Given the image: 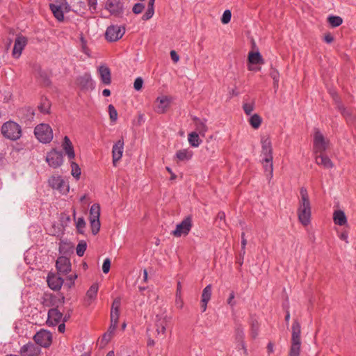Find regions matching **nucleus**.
<instances>
[{
	"instance_id": "obj_17",
	"label": "nucleus",
	"mask_w": 356,
	"mask_h": 356,
	"mask_svg": "<svg viewBox=\"0 0 356 356\" xmlns=\"http://www.w3.org/2000/svg\"><path fill=\"white\" fill-rule=\"evenodd\" d=\"M41 349L31 342L24 345L20 349L22 356H39Z\"/></svg>"
},
{
	"instance_id": "obj_57",
	"label": "nucleus",
	"mask_w": 356,
	"mask_h": 356,
	"mask_svg": "<svg viewBox=\"0 0 356 356\" xmlns=\"http://www.w3.org/2000/svg\"><path fill=\"white\" fill-rule=\"evenodd\" d=\"M246 245H247V240L245 238V233L242 232V234H241V250L243 252V254H245V249Z\"/></svg>"
},
{
	"instance_id": "obj_60",
	"label": "nucleus",
	"mask_w": 356,
	"mask_h": 356,
	"mask_svg": "<svg viewBox=\"0 0 356 356\" xmlns=\"http://www.w3.org/2000/svg\"><path fill=\"white\" fill-rule=\"evenodd\" d=\"M324 41L326 43H332L334 41V38L330 33H327L324 37Z\"/></svg>"
},
{
	"instance_id": "obj_64",
	"label": "nucleus",
	"mask_w": 356,
	"mask_h": 356,
	"mask_svg": "<svg viewBox=\"0 0 356 356\" xmlns=\"http://www.w3.org/2000/svg\"><path fill=\"white\" fill-rule=\"evenodd\" d=\"M175 302H176V305L178 307L182 308V307H183V301L181 300V296L176 297Z\"/></svg>"
},
{
	"instance_id": "obj_16",
	"label": "nucleus",
	"mask_w": 356,
	"mask_h": 356,
	"mask_svg": "<svg viewBox=\"0 0 356 356\" xmlns=\"http://www.w3.org/2000/svg\"><path fill=\"white\" fill-rule=\"evenodd\" d=\"M261 156L263 158L273 157L272 143L269 136H263L261 138Z\"/></svg>"
},
{
	"instance_id": "obj_50",
	"label": "nucleus",
	"mask_w": 356,
	"mask_h": 356,
	"mask_svg": "<svg viewBox=\"0 0 356 356\" xmlns=\"http://www.w3.org/2000/svg\"><path fill=\"white\" fill-rule=\"evenodd\" d=\"M111 268V260L109 258L104 259L102 265V270L104 273H108Z\"/></svg>"
},
{
	"instance_id": "obj_3",
	"label": "nucleus",
	"mask_w": 356,
	"mask_h": 356,
	"mask_svg": "<svg viewBox=\"0 0 356 356\" xmlns=\"http://www.w3.org/2000/svg\"><path fill=\"white\" fill-rule=\"evenodd\" d=\"M34 134L36 138L42 143H49L53 139V131L47 124H40L35 127Z\"/></svg>"
},
{
	"instance_id": "obj_19",
	"label": "nucleus",
	"mask_w": 356,
	"mask_h": 356,
	"mask_svg": "<svg viewBox=\"0 0 356 356\" xmlns=\"http://www.w3.org/2000/svg\"><path fill=\"white\" fill-rule=\"evenodd\" d=\"M193 121L195 124V131L199 134L201 136L204 137L206 133L208 131V127L207 125V119H200L197 117H193Z\"/></svg>"
},
{
	"instance_id": "obj_45",
	"label": "nucleus",
	"mask_w": 356,
	"mask_h": 356,
	"mask_svg": "<svg viewBox=\"0 0 356 356\" xmlns=\"http://www.w3.org/2000/svg\"><path fill=\"white\" fill-rule=\"evenodd\" d=\"M108 108L111 120L115 122L118 119V112L115 108L113 106V105L109 104Z\"/></svg>"
},
{
	"instance_id": "obj_62",
	"label": "nucleus",
	"mask_w": 356,
	"mask_h": 356,
	"mask_svg": "<svg viewBox=\"0 0 356 356\" xmlns=\"http://www.w3.org/2000/svg\"><path fill=\"white\" fill-rule=\"evenodd\" d=\"M117 326H118V324L111 323V325H110V326L108 327V330L107 332L110 333L112 335L113 334V332H115Z\"/></svg>"
},
{
	"instance_id": "obj_9",
	"label": "nucleus",
	"mask_w": 356,
	"mask_h": 356,
	"mask_svg": "<svg viewBox=\"0 0 356 356\" xmlns=\"http://www.w3.org/2000/svg\"><path fill=\"white\" fill-rule=\"evenodd\" d=\"M125 33L124 27L118 25L108 26L105 33L106 39L109 42H115L120 40Z\"/></svg>"
},
{
	"instance_id": "obj_14",
	"label": "nucleus",
	"mask_w": 356,
	"mask_h": 356,
	"mask_svg": "<svg viewBox=\"0 0 356 356\" xmlns=\"http://www.w3.org/2000/svg\"><path fill=\"white\" fill-rule=\"evenodd\" d=\"M170 317L167 315H157L156 317V327L158 334L164 335L166 327L170 321Z\"/></svg>"
},
{
	"instance_id": "obj_48",
	"label": "nucleus",
	"mask_w": 356,
	"mask_h": 356,
	"mask_svg": "<svg viewBox=\"0 0 356 356\" xmlns=\"http://www.w3.org/2000/svg\"><path fill=\"white\" fill-rule=\"evenodd\" d=\"M232 17V13L229 10H226L224 11L222 18H221V22L224 24H228Z\"/></svg>"
},
{
	"instance_id": "obj_59",
	"label": "nucleus",
	"mask_w": 356,
	"mask_h": 356,
	"mask_svg": "<svg viewBox=\"0 0 356 356\" xmlns=\"http://www.w3.org/2000/svg\"><path fill=\"white\" fill-rule=\"evenodd\" d=\"M170 57H171V59L173 60V62L175 63H177L178 62L179 59V55L177 54V52L174 50H172L170 51Z\"/></svg>"
},
{
	"instance_id": "obj_52",
	"label": "nucleus",
	"mask_w": 356,
	"mask_h": 356,
	"mask_svg": "<svg viewBox=\"0 0 356 356\" xmlns=\"http://www.w3.org/2000/svg\"><path fill=\"white\" fill-rule=\"evenodd\" d=\"M143 85V80L141 77H138L135 79L134 88L136 90H140Z\"/></svg>"
},
{
	"instance_id": "obj_63",
	"label": "nucleus",
	"mask_w": 356,
	"mask_h": 356,
	"mask_svg": "<svg viewBox=\"0 0 356 356\" xmlns=\"http://www.w3.org/2000/svg\"><path fill=\"white\" fill-rule=\"evenodd\" d=\"M348 235L347 232H343L339 234V238L341 240L346 241V243H348Z\"/></svg>"
},
{
	"instance_id": "obj_30",
	"label": "nucleus",
	"mask_w": 356,
	"mask_h": 356,
	"mask_svg": "<svg viewBox=\"0 0 356 356\" xmlns=\"http://www.w3.org/2000/svg\"><path fill=\"white\" fill-rule=\"evenodd\" d=\"M193 156V152L188 149H180L177 152L176 157L181 161H188Z\"/></svg>"
},
{
	"instance_id": "obj_36",
	"label": "nucleus",
	"mask_w": 356,
	"mask_h": 356,
	"mask_svg": "<svg viewBox=\"0 0 356 356\" xmlns=\"http://www.w3.org/2000/svg\"><path fill=\"white\" fill-rule=\"evenodd\" d=\"M262 122V118L258 114L252 115L249 119L251 127L255 129H258Z\"/></svg>"
},
{
	"instance_id": "obj_2",
	"label": "nucleus",
	"mask_w": 356,
	"mask_h": 356,
	"mask_svg": "<svg viewBox=\"0 0 356 356\" xmlns=\"http://www.w3.org/2000/svg\"><path fill=\"white\" fill-rule=\"evenodd\" d=\"M1 134L8 139L17 140L22 136V129L17 123L13 121H8L3 124Z\"/></svg>"
},
{
	"instance_id": "obj_33",
	"label": "nucleus",
	"mask_w": 356,
	"mask_h": 356,
	"mask_svg": "<svg viewBox=\"0 0 356 356\" xmlns=\"http://www.w3.org/2000/svg\"><path fill=\"white\" fill-rule=\"evenodd\" d=\"M154 2L155 0H149L147 9L142 17L143 20H148L151 19L154 14Z\"/></svg>"
},
{
	"instance_id": "obj_11",
	"label": "nucleus",
	"mask_w": 356,
	"mask_h": 356,
	"mask_svg": "<svg viewBox=\"0 0 356 356\" xmlns=\"http://www.w3.org/2000/svg\"><path fill=\"white\" fill-rule=\"evenodd\" d=\"M106 9L115 16H120L124 12V5L121 0H107Z\"/></svg>"
},
{
	"instance_id": "obj_61",
	"label": "nucleus",
	"mask_w": 356,
	"mask_h": 356,
	"mask_svg": "<svg viewBox=\"0 0 356 356\" xmlns=\"http://www.w3.org/2000/svg\"><path fill=\"white\" fill-rule=\"evenodd\" d=\"M112 335L110 333L106 332L102 336V341H104L105 343H107L111 339Z\"/></svg>"
},
{
	"instance_id": "obj_25",
	"label": "nucleus",
	"mask_w": 356,
	"mask_h": 356,
	"mask_svg": "<svg viewBox=\"0 0 356 356\" xmlns=\"http://www.w3.org/2000/svg\"><path fill=\"white\" fill-rule=\"evenodd\" d=\"M333 220L336 225L343 226L347 223L345 213L341 210H337L333 213Z\"/></svg>"
},
{
	"instance_id": "obj_4",
	"label": "nucleus",
	"mask_w": 356,
	"mask_h": 356,
	"mask_svg": "<svg viewBox=\"0 0 356 356\" xmlns=\"http://www.w3.org/2000/svg\"><path fill=\"white\" fill-rule=\"evenodd\" d=\"M329 140H326L318 129H315L314 136V152L322 154L328 147Z\"/></svg>"
},
{
	"instance_id": "obj_32",
	"label": "nucleus",
	"mask_w": 356,
	"mask_h": 356,
	"mask_svg": "<svg viewBox=\"0 0 356 356\" xmlns=\"http://www.w3.org/2000/svg\"><path fill=\"white\" fill-rule=\"evenodd\" d=\"M248 62L250 64H263L264 63L259 52H250L248 54Z\"/></svg>"
},
{
	"instance_id": "obj_38",
	"label": "nucleus",
	"mask_w": 356,
	"mask_h": 356,
	"mask_svg": "<svg viewBox=\"0 0 356 356\" xmlns=\"http://www.w3.org/2000/svg\"><path fill=\"white\" fill-rule=\"evenodd\" d=\"M70 165H71V168H72V170H71L72 175L76 180L79 179L80 175H81V168H79V165L74 161H71Z\"/></svg>"
},
{
	"instance_id": "obj_20",
	"label": "nucleus",
	"mask_w": 356,
	"mask_h": 356,
	"mask_svg": "<svg viewBox=\"0 0 356 356\" xmlns=\"http://www.w3.org/2000/svg\"><path fill=\"white\" fill-rule=\"evenodd\" d=\"M61 146L68 159L70 160L74 159L75 157L74 147L68 136H65L64 137Z\"/></svg>"
},
{
	"instance_id": "obj_40",
	"label": "nucleus",
	"mask_w": 356,
	"mask_h": 356,
	"mask_svg": "<svg viewBox=\"0 0 356 356\" xmlns=\"http://www.w3.org/2000/svg\"><path fill=\"white\" fill-rule=\"evenodd\" d=\"M327 21L332 27H337L343 22V19L341 17L334 15L328 17Z\"/></svg>"
},
{
	"instance_id": "obj_12",
	"label": "nucleus",
	"mask_w": 356,
	"mask_h": 356,
	"mask_svg": "<svg viewBox=\"0 0 356 356\" xmlns=\"http://www.w3.org/2000/svg\"><path fill=\"white\" fill-rule=\"evenodd\" d=\"M56 266L59 275H67L71 271V263L66 257H59L56 260Z\"/></svg>"
},
{
	"instance_id": "obj_37",
	"label": "nucleus",
	"mask_w": 356,
	"mask_h": 356,
	"mask_svg": "<svg viewBox=\"0 0 356 356\" xmlns=\"http://www.w3.org/2000/svg\"><path fill=\"white\" fill-rule=\"evenodd\" d=\"M212 286L208 284L202 291L201 302H209L211 298Z\"/></svg>"
},
{
	"instance_id": "obj_43",
	"label": "nucleus",
	"mask_w": 356,
	"mask_h": 356,
	"mask_svg": "<svg viewBox=\"0 0 356 356\" xmlns=\"http://www.w3.org/2000/svg\"><path fill=\"white\" fill-rule=\"evenodd\" d=\"M90 223L92 233L96 235L99 232L101 226L99 220H90Z\"/></svg>"
},
{
	"instance_id": "obj_24",
	"label": "nucleus",
	"mask_w": 356,
	"mask_h": 356,
	"mask_svg": "<svg viewBox=\"0 0 356 356\" xmlns=\"http://www.w3.org/2000/svg\"><path fill=\"white\" fill-rule=\"evenodd\" d=\"M315 161L318 165H322L325 168L327 169L332 168L334 165L330 158L327 156L323 154V153L316 156Z\"/></svg>"
},
{
	"instance_id": "obj_7",
	"label": "nucleus",
	"mask_w": 356,
	"mask_h": 356,
	"mask_svg": "<svg viewBox=\"0 0 356 356\" xmlns=\"http://www.w3.org/2000/svg\"><path fill=\"white\" fill-rule=\"evenodd\" d=\"M33 340L40 346L49 348L52 343V334L49 331L42 329L36 332Z\"/></svg>"
},
{
	"instance_id": "obj_13",
	"label": "nucleus",
	"mask_w": 356,
	"mask_h": 356,
	"mask_svg": "<svg viewBox=\"0 0 356 356\" xmlns=\"http://www.w3.org/2000/svg\"><path fill=\"white\" fill-rule=\"evenodd\" d=\"M123 151L124 140L123 139H120L113 145L112 148L113 164L114 166H116L117 162L121 159Z\"/></svg>"
},
{
	"instance_id": "obj_44",
	"label": "nucleus",
	"mask_w": 356,
	"mask_h": 356,
	"mask_svg": "<svg viewBox=\"0 0 356 356\" xmlns=\"http://www.w3.org/2000/svg\"><path fill=\"white\" fill-rule=\"evenodd\" d=\"M338 109L341 112V113L346 118L348 122H350L351 120V113L349 111H348L343 105L339 104Z\"/></svg>"
},
{
	"instance_id": "obj_26",
	"label": "nucleus",
	"mask_w": 356,
	"mask_h": 356,
	"mask_svg": "<svg viewBox=\"0 0 356 356\" xmlns=\"http://www.w3.org/2000/svg\"><path fill=\"white\" fill-rule=\"evenodd\" d=\"M98 289V284H93L88 290L86 293V302L88 305H90L92 300L96 298Z\"/></svg>"
},
{
	"instance_id": "obj_18",
	"label": "nucleus",
	"mask_w": 356,
	"mask_h": 356,
	"mask_svg": "<svg viewBox=\"0 0 356 356\" xmlns=\"http://www.w3.org/2000/svg\"><path fill=\"white\" fill-rule=\"evenodd\" d=\"M27 44V40L22 35H19L15 40V44L13 49V57L18 58Z\"/></svg>"
},
{
	"instance_id": "obj_53",
	"label": "nucleus",
	"mask_w": 356,
	"mask_h": 356,
	"mask_svg": "<svg viewBox=\"0 0 356 356\" xmlns=\"http://www.w3.org/2000/svg\"><path fill=\"white\" fill-rule=\"evenodd\" d=\"M120 304H121V302H120V300L119 298L115 299L113 302L111 311L120 312Z\"/></svg>"
},
{
	"instance_id": "obj_51",
	"label": "nucleus",
	"mask_w": 356,
	"mask_h": 356,
	"mask_svg": "<svg viewBox=\"0 0 356 356\" xmlns=\"http://www.w3.org/2000/svg\"><path fill=\"white\" fill-rule=\"evenodd\" d=\"M144 8L145 6L143 3H137L134 6L132 10L135 14H140L143 12Z\"/></svg>"
},
{
	"instance_id": "obj_31",
	"label": "nucleus",
	"mask_w": 356,
	"mask_h": 356,
	"mask_svg": "<svg viewBox=\"0 0 356 356\" xmlns=\"http://www.w3.org/2000/svg\"><path fill=\"white\" fill-rule=\"evenodd\" d=\"M199 134L196 131H193L188 134V140L191 146L193 147H197L202 143V140L200 139Z\"/></svg>"
},
{
	"instance_id": "obj_54",
	"label": "nucleus",
	"mask_w": 356,
	"mask_h": 356,
	"mask_svg": "<svg viewBox=\"0 0 356 356\" xmlns=\"http://www.w3.org/2000/svg\"><path fill=\"white\" fill-rule=\"evenodd\" d=\"M120 312L111 311V323H118Z\"/></svg>"
},
{
	"instance_id": "obj_15",
	"label": "nucleus",
	"mask_w": 356,
	"mask_h": 356,
	"mask_svg": "<svg viewBox=\"0 0 356 356\" xmlns=\"http://www.w3.org/2000/svg\"><path fill=\"white\" fill-rule=\"evenodd\" d=\"M63 313L58 308H51L48 312L47 324L49 326H55L60 323L63 318Z\"/></svg>"
},
{
	"instance_id": "obj_58",
	"label": "nucleus",
	"mask_w": 356,
	"mask_h": 356,
	"mask_svg": "<svg viewBox=\"0 0 356 356\" xmlns=\"http://www.w3.org/2000/svg\"><path fill=\"white\" fill-rule=\"evenodd\" d=\"M77 278V275L76 273L71 274L67 276V280L70 281L69 286H71L74 284V280Z\"/></svg>"
},
{
	"instance_id": "obj_55",
	"label": "nucleus",
	"mask_w": 356,
	"mask_h": 356,
	"mask_svg": "<svg viewBox=\"0 0 356 356\" xmlns=\"http://www.w3.org/2000/svg\"><path fill=\"white\" fill-rule=\"evenodd\" d=\"M235 298V294L234 291H232L229 293V298L227 299V304L229 305L232 307H234L236 305V302L234 300Z\"/></svg>"
},
{
	"instance_id": "obj_35",
	"label": "nucleus",
	"mask_w": 356,
	"mask_h": 356,
	"mask_svg": "<svg viewBox=\"0 0 356 356\" xmlns=\"http://www.w3.org/2000/svg\"><path fill=\"white\" fill-rule=\"evenodd\" d=\"M251 327V336L253 339H256L259 334V324L257 320L254 318H252L250 320Z\"/></svg>"
},
{
	"instance_id": "obj_42",
	"label": "nucleus",
	"mask_w": 356,
	"mask_h": 356,
	"mask_svg": "<svg viewBox=\"0 0 356 356\" xmlns=\"http://www.w3.org/2000/svg\"><path fill=\"white\" fill-rule=\"evenodd\" d=\"M86 248H87V244L85 241H82L79 242L76 248V254L79 257H82L84 254Z\"/></svg>"
},
{
	"instance_id": "obj_21",
	"label": "nucleus",
	"mask_w": 356,
	"mask_h": 356,
	"mask_svg": "<svg viewBox=\"0 0 356 356\" xmlns=\"http://www.w3.org/2000/svg\"><path fill=\"white\" fill-rule=\"evenodd\" d=\"M47 283L51 289L54 291L59 290L63 284V279L54 274L49 275L47 277Z\"/></svg>"
},
{
	"instance_id": "obj_56",
	"label": "nucleus",
	"mask_w": 356,
	"mask_h": 356,
	"mask_svg": "<svg viewBox=\"0 0 356 356\" xmlns=\"http://www.w3.org/2000/svg\"><path fill=\"white\" fill-rule=\"evenodd\" d=\"M88 5L91 10H96L97 0H87Z\"/></svg>"
},
{
	"instance_id": "obj_22",
	"label": "nucleus",
	"mask_w": 356,
	"mask_h": 356,
	"mask_svg": "<svg viewBox=\"0 0 356 356\" xmlns=\"http://www.w3.org/2000/svg\"><path fill=\"white\" fill-rule=\"evenodd\" d=\"M300 334V324L298 321H294L292 325L291 343L301 344Z\"/></svg>"
},
{
	"instance_id": "obj_6",
	"label": "nucleus",
	"mask_w": 356,
	"mask_h": 356,
	"mask_svg": "<svg viewBox=\"0 0 356 356\" xmlns=\"http://www.w3.org/2000/svg\"><path fill=\"white\" fill-rule=\"evenodd\" d=\"M49 8L58 22H63L64 20V13L70 11V6L65 1L50 3Z\"/></svg>"
},
{
	"instance_id": "obj_1",
	"label": "nucleus",
	"mask_w": 356,
	"mask_h": 356,
	"mask_svg": "<svg viewBox=\"0 0 356 356\" xmlns=\"http://www.w3.org/2000/svg\"><path fill=\"white\" fill-rule=\"evenodd\" d=\"M300 198L298 202L297 213L298 220L304 225H308L311 222L312 207L309 199L307 191L302 187L300 191Z\"/></svg>"
},
{
	"instance_id": "obj_5",
	"label": "nucleus",
	"mask_w": 356,
	"mask_h": 356,
	"mask_svg": "<svg viewBox=\"0 0 356 356\" xmlns=\"http://www.w3.org/2000/svg\"><path fill=\"white\" fill-rule=\"evenodd\" d=\"M192 226V218L191 216H188L177 225L176 229L172 232V234L175 237L186 236L190 232Z\"/></svg>"
},
{
	"instance_id": "obj_41",
	"label": "nucleus",
	"mask_w": 356,
	"mask_h": 356,
	"mask_svg": "<svg viewBox=\"0 0 356 356\" xmlns=\"http://www.w3.org/2000/svg\"><path fill=\"white\" fill-rule=\"evenodd\" d=\"M301 344L291 343L289 356H300Z\"/></svg>"
},
{
	"instance_id": "obj_34",
	"label": "nucleus",
	"mask_w": 356,
	"mask_h": 356,
	"mask_svg": "<svg viewBox=\"0 0 356 356\" xmlns=\"http://www.w3.org/2000/svg\"><path fill=\"white\" fill-rule=\"evenodd\" d=\"M100 206L99 204H93L90 209V220H99Z\"/></svg>"
},
{
	"instance_id": "obj_29",
	"label": "nucleus",
	"mask_w": 356,
	"mask_h": 356,
	"mask_svg": "<svg viewBox=\"0 0 356 356\" xmlns=\"http://www.w3.org/2000/svg\"><path fill=\"white\" fill-rule=\"evenodd\" d=\"M262 164L265 172L271 178L273 172V157L262 158Z\"/></svg>"
},
{
	"instance_id": "obj_23",
	"label": "nucleus",
	"mask_w": 356,
	"mask_h": 356,
	"mask_svg": "<svg viewBox=\"0 0 356 356\" xmlns=\"http://www.w3.org/2000/svg\"><path fill=\"white\" fill-rule=\"evenodd\" d=\"M98 72L100 76L102 82L104 85H109L111 83V75L109 68L105 65H101Z\"/></svg>"
},
{
	"instance_id": "obj_39",
	"label": "nucleus",
	"mask_w": 356,
	"mask_h": 356,
	"mask_svg": "<svg viewBox=\"0 0 356 356\" xmlns=\"http://www.w3.org/2000/svg\"><path fill=\"white\" fill-rule=\"evenodd\" d=\"M270 76L273 80V87L275 89L278 88L279 81H280V74L278 71L275 68H271L270 72Z\"/></svg>"
},
{
	"instance_id": "obj_27",
	"label": "nucleus",
	"mask_w": 356,
	"mask_h": 356,
	"mask_svg": "<svg viewBox=\"0 0 356 356\" xmlns=\"http://www.w3.org/2000/svg\"><path fill=\"white\" fill-rule=\"evenodd\" d=\"M78 83L83 88H89L92 87V81L90 74H84L77 79Z\"/></svg>"
},
{
	"instance_id": "obj_28",
	"label": "nucleus",
	"mask_w": 356,
	"mask_h": 356,
	"mask_svg": "<svg viewBox=\"0 0 356 356\" xmlns=\"http://www.w3.org/2000/svg\"><path fill=\"white\" fill-rule=\"evenodd\" d=\"M156 112L163 113L169 106V100L166 97H158L156 99Z\"/></svg>"
},
{
	"instance_id": "obj_49",
	"label": "nucleus",
	"mask_w": 356,
	"mask_h": 356,
	"mask_svg": "<svg viewBox=\"0 0 356 356\" xmlns=\"http://www.w3.org/2000/svg\"><path fill=\"white\" fill-rule=\"evenodd\" d=\"M39 110L42 113H48L50 109V104L48 101H44L39 106Z\"/></svg>"
},
{
	"instance_id": "obj_8",
	"label": "nucleus",
	"mask_w": 356,
	"mask_h": 356,
	"mask_svg": "<svg viewBox=\"0 0 356 356\" xmlns=\"http://www.w3.org/2000/svg\"><path fill=\"white\" fill-rule=\"evenodd\" d=\"M45 160L50 167L57 168L63 163V155L61 152L52 149L47 153Z\"/></svg>"
},
{
	"instance_id": "obj_46",
	"label": "nucleus",
	"mask_w": 356,
	"mask_h": 356,
	"mask_svg": "<svg viewBox=\"0 0 356 356\" xmlns=\"http://www.w3.org/2000/svg\"><path fill=\"white\" fill-rule=\"evenodd\" d=\"M76 227L77 231L79 233H81V234L83 233V229L86 227V222L83 217L79 218L77 219V221L76 222Z\"/></svg>"
},
{
	"instance_id": "obj_47",
	"label": "nucleus",
	"mask_w": 356,
	"mask_h": 356,
	"mask_svg": "<svg viewBox=\"0 0 356 356\" xmlns=\"http://www.w3.org/2000/svg\"><path fill=\"white\" fill-rule=\"evenodd\" d=\"M243 108L245 113L248 115H250L252 112L254 111V103H243Z\"/></svg>"
},
{
	"instance_id": "obj_10",
	"label": "nucleus",
	"mask_w": 356,
	"mask_h": 356,
	"mask_svg": "<svg viewBox=\"0 0 356 356\" xmlns=\"http://www.w3.org/2000/svg\"><path fill=\"white\" fill-rule=\"evenodd\" d=\"M48 183L53 189L58 191L62 194L67 193L70 190L69 185L60 176L51 177L48 180Z\"/></svg>"
}]
</instances>
